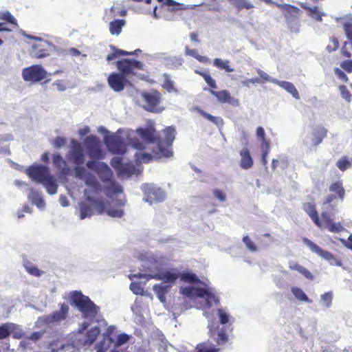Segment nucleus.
Wrapping results in <instances>:
<instances>
[{"label":"nucleus","instance_id":"obj_1","mask_svg":"<svg viewBox=\"0 0 352 352\" xmlns=\"http://www.w3.org/2000/svg\"><path fill=\"white\" fill-rule=\"evenodd\" d=\"M162 132L164 138L160 135L153 126L139 127L135 133L144 142L135 137L129 140V144L141 151L146 149V144H156V146L152 149V153L156 159L170 157L173 154L171 147L175 139V127L166 126Z\"/></svg>","mask_w":352,"mask_h":352},{"label":"nucleus","instance_id":"obj_2","mask_svg":"<svg viewBox=\"0 0 352 352\" xmlns=\"http://www.w3.org/2000/svg\"><path fill=\"white\" fill-rule=\"evenodd\" d=\"M87 167L91 170H94L99 176L100 179L103 182H107L108 184L105 186L106 195L111 197L113 195L122 193L123 192L122 187L113 180V172L109 166L104 162H100L96 160H89L86 164Z\"/></svg>","mask_w":352,"mask_h":352},{"label":"nucleus","instance_id":"obj_3","mask_svg":"<svg viewBox=\"0 0 352 352\" xmlns=\"http://www.w3.org/2000/svg\"><path fill=\"white\" fill-rule=\"evenodd\" d=\"M26 173L32 180L42 184L49 194L56 193L58 185L47 166L38 164L32 165L27 169Z\"/></svg>","mask_w":352,"mask_h":352},{"label":"nucleus","instance_id":"obj_4","mask_svg":"<svg viewBox=\"0 0 352 352\" xmlns=\"http://www.w3.org/2000/svg\"><path fill=\"white\" fill-rule=\"evenodd\" d=\"M69 299L71 304L79 309L85 318H94L97 316L99 307L81 292L77 290L71 292Z\"/></svg>","mask_w":352,"mask_h":352},{"label":"nucleus","instance_id":"obj_5","mask_svg":"<svg viewBox=\"0 0 352 352\" xmlns=\"http://www.w3.org/2000/svg\"><path fill=\"white\" fill-rule=\"evenodd\" d=\"M80 219H85L97 213L102 214L106 211V202L102 200L94 199L89 196L86 197V201L79 204Z\"/></svg>","mask_w":352,"mask_h":352},{"label":"nucleus","instance_id":"obj_6","mask_svg":"<svg viewBox=\"0 0 352 352\" xmlns=\"http://www.w3.org/2000/svg\"><path fill=\"white\" fill-rule=\"evenodd\" d=\"M195 73L204 78L210 88V94L215 96L219 102L229 104L234 103V99L231 96L230 93L228 90H221L219 91L214 90L217 88L216 81L208 72L196 70Z\"/></svg>","mask_w":352,"mask_h":352},{"label":"nucleus","instance_id":"obj_7","mask_svg":"<svg viewBox=\"0 0 352 352\" xmlns=\"http://www.w3.org/2000/svg\"><path fill=\"white\" fill-rule=\"evenodd\" d=\"M21 34L28 38L34 40L36 42L32 45L31 54L36 58H43L50 55L52 45L48 41L37 36L28 34L21 30Z\"/></svg>","mask_w":352,"mask_h":352},{"label":"nucleus","instance_id":"obj_8","mask_svg":"<svg viewBox=\"0 0 352 352\" xmlns=\"http://www.w3.org/2000/svg\"><path fill=\"white\" fill-rule=\"evenodd\" d=\"M22 76L25 81L36 83L45 80L47 72L41 65H33L23 69Z\"/></svg>","mask_w":352,"mask_h":352},{"label":"nucleus","instance_id":"obj_9","mask_svg":"<svg viewBox=\"0 0 352 352\" xmlns=\"http://www.w3.org/2000/svg\"><path fill=\"white\" fill-rule=\"evenodd\" d=\"M120 72L124 76L135 74V70L143 69V63L135 59L124 58L116 62Z\"/></svg>","mask_w":352,"mask_h":352},{"label":"nucleus","instance_id":"obj_10","mask_svg":"<svg viewBox=\"0 0 352 352\" xmlns=\"http://www.w3.org/2000/svg\"><path fill=\"white\" fill-rule=\"evenodd\" d=\"M89 157L94 160H102L104 154L101 148V143L96 136H89L85 141Z\"/></svg>","mask_w":352,"mask_h":352},{"label":"nucleus","instance_id":"obj_11","mask_svg":"<svg viewBox=\"0 0 352 352\" xmlns=\"http://www.w3.org/2000/svg\"><path fill=\"white\" fill-rule=\"evenodd\" d=\"M303 241L312 252L316 253L318 255L327 261L330 265L339 267L342 266L341 261L336 258L330 252L322 250L320 247L308 239L305 238Z\"/></svg>","mask_w":352,"mask_h":352},{"label":"nucleus","instance_id":"obj_12","mask_svg":"<svg viewBox=\"0 0 352 352\" xmlns=\"http://www.w3.org/2000/svg\"><path fill=\"white\" fill-rule=\"evenodd\" d=\"M105 144L113 153L122 154L126 151L124 142L118 136L111 135L105 138Z\"/></svg>","mask_w":352,"mask_h":352},{"label":"nucleus","instance_id":"obj_13","mask_svg":"<svg viewBox=\"0 0 352 352\" xmlns=\"http://www.w3.org/2000/svg\"><path fill=\"white\" fill-rule=\"evenodd\" d=\"M109 87L115 91H122L128 82L126 76L121 73H111L107 79Z\"/></svg>","mask_w":352,"mask_h":352},{"label":"nucleus","instance_id":"obj_14","mask_svg":"<svg viewBox=\"0 0 352 352\" xmlns=\"http://www.w3.org/2000/svg\"><path fill=\"white\" fill-rule=\"evenodd\" d=\"M320 221L322 222L323 225V226L320 228L321 229L327 228L329 232L333 233H339L344 230V228L340 222H333L330 214L326 211L321 212Z\"/></svg>","mask_w":352,"mask_h":352},{"label":"nucleus","instance_id":"obj_15","mask_svg":"<svg viewBox=\"0 0 352 352\" xmlns=\"http://www.w3.org/2000/svg\"><path fill=\"white\" fill-rule=\"evenodd\" d=\"M69 312V307L65 303L60 305V310L44 316L43 321L47 324L56 323L66 319Z\"/></svg>","mask_w":352,"mask_h":352},{"label":"nucleus","instance_id":"obj_16","mask_svg":"<svg viewBox=\"0 0 352 352\" xmlns=\"http://www.w3.org/2000/svg\"><path fill=\"white\" fill-rule=\"evenodd\" d=\"M144 193L146 201L151 204L162 201L164 199V195L161 189L154 186H146L144 189Z\"/></svg>","mask_w":352,"mask_h":352},{"label":"nucleus","instance_id":"obj_17","mask_svg":"<svg viewBox=\"0 0 352 352\" xmlns=\"http://www.w3.org/2000/svg\"><path fill=\"white\" fill-rule=\"evenodd\" d=\"M146 103V109L150 112H158L157 106L160 102V94L155 91L150 94H145L143 96Z\"/></svg>","mask_w":352,"mask_h":352},{"label":"nucleus","instance_id":"obj_18","mask_svg":"<svg viewBox=\"0 0 352 352\" xmlns=\"http://www.w3.org/2000/svg\"><path fill=\"white\" fill-rule=\"evenodd\" d=\"M70 159L76 165H81L85 162V154L82 147L78 142H74L69 153Z\"/></svg>","mask_w":352,"mask_h":352},{"label":"nucleus","instance_id":"obj_19","mask_svg":"<svg viewBox=\"0 0 352 352\" xmlns=\"http://www.w3.org/2000/svg\"><path fill=\"white\" fill-rule=\"evenodd\" d=\"M302 208L317 227L322 228L323 226L322 222L320 221L316 205L314 203H305L302 205Z\"/></svg>","mask_w":352,"mask_h":352},{"label":"nucleus","instance_id":"obj_20","mask_svg":"<svg viewBox=\"0 0 352 352\" xmlns=\"http://www.w3.org/2000/svg\"><path fill=\"white\" fill-rule=\"evenodd\" d=\"M179 277V273L166 270L153 275H149L148 278L157 280H163L164 283H174Z\"/></svg>","mask_w":352,"mask_h":352},{"label":"nucleus","instance_id":"obj_21","mask_svg":"<svg viewBox=\"0 0 352 352\" xmlns=\"http://www.w3.org/2000/svg\"><path fill=\"white\" fill-rule=\"evenodd\" d=\"M277 6L285 18H296L302 13L298 7L290 4H277Z\"/></svg>","mask_w":352,"mask_h":352},{"label":"nucleus","instance_id":"obj_22","mask_svg":"<svg viewBox=\"0 0 352 352\" xmlns=\"http://www.w3.org/2000/svg\"><path fill=\"white\" fill-rule=\"evenodd\" d=\"M327 129L322 126H317L313 129L312 142L314 146L320 144L327 135Z\"/></svg>","mask_w":352,"mask_h":352},{"label":"nucleus","instance_id":"obj_23","mask_svg":"<svg viewBox=\"0 0 352 352\" xmlns=\"http://www.w3.org/2000/svg\"><path fill=\"white\" fill-rule=\"evenodd\" d=\"M111 166L118 170L120 173L123 174H132L133 173L134 168L126 167L122 164V158L120 157H114L110 162Z\"/></svg>","mask_w":352,"mask_h":352},{"label":"nucleus","instance_id":"obj_24","mask_svg":"<svg viewBox=\"0 0 352 352\" xmlns=\"http://www.w3.org/2000/svg\"><path fill=\"white\" fill-rule=\"evenodd\" d=\"M85 184L90 187L96 193L101 191L102 187L96 177L91 173H87L85 178Z\"/></svg>","mask_w":352,"mask_h":352},{"label":"nucleus","instance_id":"obj_25","mask_svg":"<svg viewBox=\"0 0 352 352\" xmlns=\"http://www.w3.org/2000/svg\"><path fill=\"white\" fill-rule=\"evenodd\" d=\"M241 162L240 166L243 169H249L253 166V160L250 155V153L248 148H243L240 151Z\"/></svg>","mask_w":352,"mask_h":352},{"label":"nucleus","instance_id":"obj_26","mask_svg":"<svg viewBox=\"0 0 352 352\" xmlns=\"http://www.w3.org/2000/svg\"><path fill=\"white\" fill-rule=\"evenodd\" d=\"M329 190L331 192H333V195L338 196V197L342 201L345 196V190L343 187V183L341 180L336 181L333 182L329 186Z\"/></svg>","mask_w":352,"mask_h":352},{"label":"nucleus","instance_id":"obj_27","mask_svg":"<svg viewBox=\"0 0 352 352\" xmlns=\"http://www.w3.org/2000/svg\"><path fill=\"white\" fill-rule=\"evenodd\" d=\"M100 333V330L98 327H94L87 331L83 344L85 346H91L96 341Z\"/></svg>","mask_w":352,"mask_h":352},{"label":"nucleus","instance_id":"obj_28","mask_svg":"<svg viewBox=\"0 0 352 352\" xmlns=\"http://www.w3.org/2000/svg\"><path fill=\"white\" fill-rule=\"evenodd\" d=\"M289 267L292 270L298 271L299 273H300L302 276H304L308 280H312L314 278V276H313V274L307 268L301 266L296 262H294V261L289 262Z\"/></svg>","mask_w":352,"mask_h":352},{"label":"nucleus","instance_id":"obj_29","mask_svg":"<svg viewBox=\"0 0 352 352\" xmlns=\"http://www.w3.org/2000/svg\"><path fill=\"white\" fill-rule=\"evenodd\" d=\"M170 285H163L162 284H156L153 286V289L157 295V298L162 302L166 301V294L168 292Z\"/></svg>","mask_w":352,"mask_h":352},{"label":"nucleus","instance_id":"obj_30","mask_svg":"<svg viewBox=\"0 0 352 352\" xmlns=\"http://www.w3.org/2000/svg\"><path fill=\"white\" fill-rule=\"evenodd\" d=\"M113 49L115 50V52H113V53L109 54L107 56V61L113 60L117 57H118L119 56H121V55H123V56H125V55H135V54H137L138 52H141V50H139V49L135 50L134 52H127V51H125V50H117L115 47H113Z\"/></svg>","mask_w":352,"mask_h":352},{"label":"nucleus","instance_id":"obj_31","mask_svg":"<svg viewBox=\"0 0 352 352\" xmlns=\"http://www.w3.org/2000/svg\"><path fill=\"white\" fill-rule=\"evenodd\" d=\"M303 8L307 10L309 13V16H311L316 21H322V16L324 15V13L321 12L318 7L314 6H305Z\"/></svg>","mask_w":352,"mask_h":352},{"label":"nucleus","instance_id":"obj_32","mask_svg":"<svg viewBox=\"0 0 352 352\" xmlns=\"http://www.w3.org/2000/svg\"><path fill=\"white\" fill-rule=\"evenodd\" d=\"M0 20L9 23L12 28H19L16 19L9 11L0 12Z\"/></svg>","mask_w":352,"mask_h":352},{"label":"nucleus","instance_id":"obj_33","mask_svg":"<svg viewBox=\"0 0 352 352\" xmlns=\"http://www.w3.org/2000/svg\"><path fill=\"white\" fill-rule=\"evenodd\" d=\"M125 21L123 19H118L111 21L109 24V30L111 34L118 35L120 34Z\"/></svg>","mask_w":352,"mask_h":352},{"label":"nucleus","instance_id":"obj_34","mask_svg":"<svg viewBox=\"0 0 352 352\" xmlns=\"http://www.w3.org/2000/svg\"><path fill=\"white\" fill-rule=\"evenodd\" d=\"M153 157L156 158L153 153L150 154L139 152L135 154V160L137 164H148L153 160Z\"/></svg>","mask_w":352,"mask_h":352},{"label":"nucleus","instance_id":"obj_35","mask_svg":"<svg viewBox=\"0 0 352 352\" xmlns=\"http://www.w3.org/2000/svg\"><path fill=\"white\" fill-rule=\"evenodd\" d=\"M213 65L219 69H224L227 72H232L234 69L230 65L228 60H223L221 58H216L213 60Z\"/></svg>","mask_w":352,"mask_h":352},{"label":"nucleus","instance_id":"obj_36","mask_svg":"<svg viewBox=\"0 0 352 352\" xmlns=\"http://www.w3.org/2000/svg\"><path fill=\"white\" fill-rule=\"evenodd\" d=\"M278 85L287 91L289 94L292 95L293 97H294L296 99L299 98V94L296 89L295 86L290 82L287 81H281L278 83Z\"/></svg>","mask_w":352,"mask_h":352},{"label":"nucleus","instance_id":"obj_37","mask_svg":"<svg viewBox=\"0 0 352 352\" xmlns=\"http://www.w3.org/2000/svg\"><path fill=\"white\" fill-rule=\"evenodd\" d=\"M25 270L32 276L39 277L43 275V272L39 270L36 266L31 263L30 261H26L24 264Z\"/></svg>","mask_w":352,"mask_h":352},{"label":"nucleus","instance_id":"obj_38","mask_svg":"<svg viewBox=\"0 0 352 352\" xmlns=\"http://www.w3.org/2000/svg\"><path fill=\"white\" fill-rule=\"evenodd\" d=\"M185 54L194 57L200 63H207L209 62L208 57L198 54L197 50L190 49L188 46L185 47Z\"/></svg>","mask_w":352,"mask_h":352},{"label":"nucleus","instance_id":"obj_39","mask_svg":"<svg viewBox=\"0 0 352 352\" xmlns=\"http://www.w3.org/2000/svg\"><path fill=\"white\" fill-rule=\"evenodd\" d=\"M10 334L13 338L19 340L24 337L25 333L19 325L10 322Z\"/></svg>","mask_w":352,"mask_h":352},{"label":"nucleus","instance_id":"obj_40","mask_svg":"<svg viewBox=\"0 0 352 352\" xmlns=\"http://www.w3.org/2000/svg\"><path fill=\"white\" fill-rule=\"evenodd\" d=\"M182 280L189 283H197L199 282V279L197 275L194 273L190 272H183L179 273V277Z\"/></svg>","mask_w":352,"mask_h":352},{"label":"nucleus","instance_id":"obj_41","mask_svg":"<svg viewBox=\"0 0 352 352\" xmlns=\"http://www.w3.org/2000/svg\"><path fill=\"white\" fill-rule=\"evenodd\" d=\"M292 292L298 300L302 302H310V300L308 298V296L300 287H293L292 288Z\"/></svg>","mask_w":352,"mask_h":352},{"label":"nucleus","instance_id":"obj_42","mask_svg":"<svg viewBox=\"0 0 352 352\" xmlns=\"http://www.w3.org/2000/svg\"><path fill=\"white\" fill-rule=\"evenodd\" d=\"M32 202L36 205L38 208H43L45 206V202L42 197L36 191L32 190L30 196Z\"/></svg>","mask_w":352,"mask_h":352},{"label":"nucleus","instance_id":"obj_43","mask_svg":"<svg viewBox=\"0 0 352 352\" xmlns=\"http://www.w3.org/2000/svg\"><path fill=\"white\" fill-rule=\"evenodd\" d=\"M352 165L351 162L347 156H343L336 162L337 167L341 170L344 171L349 168Z\"/></svg>","mask_w":352,"mask_h":352},{"label":"nucleus","instance_id":"obj_44","mask_svg":"<svg viewBox=\"0 0 352 352\" xmlns=\"http://www.w3.org/2000/svg\"><path fill=\"white\" fill-rule=\"evenodd\" d=\"M164 82L162 87L168 92L176 91L177 89L175 88L174 83L171 80L170 76L168 74H164Z\"/></svg>","mask_w":352,"mask_h":352},{"label":"nucleus","instance_id":"obj_45","mask_svg":"<svg viewBox=\"0 0 352 352\" xmlns=\"http://www.w3.org/2000/svg\"><path fill=\"white\" fill-rule=\"evenodd\" d=\"M340 46V43L338 38L335 36L329 38V43L326 47V50L328 53H331L336 51Z\"/></svg>","mask_w":352,"mask_h":352},{"label":"nucleus","instance_id":"obj_46","mask_svg":"<svg viewBox=\"0 0 352 352\" xmlns=\"http://www.w3.org/2000/svg\"><path fill=\"white\" fill-rule=\"evenodd\" d=\"M338 89L340 92L342 98L344 100H345L347 102H350L352 100V94L345 85H340Z\"/></svg>","mask_w":352,"mask_h":352},{"label":"nucleus","instance_id":"obj_47","mask_svg":"<svg viewBox=\"0 0 352 352\" xmlns=\"http://www.w3.org/2000/svg\"><path fill=\"white\" fill-rule=\"evenodd\" d=\"M10 322H6L0 325V340L7 338L10 336Z\"/></svg>","mask_w":352,"mask_h":352},{"label":"nucleus","instance_id":"obj_48","mask_svg":"<svg viewBox=\"0 0 352 352\" xmlns=\"http://www.w3.org/2000/svg\"><path fill=\"white\" fill-rule=\"evenodd\" d=\"M195 110L201 115L204 118L207 119L208 120L210 121L211 122L217 124L219 118L204 111L203 109H200L199 107H196Z\"/></svg>","mask_w":352,"mask_h":352},{"label":"nucleus","instance_id":"obj_49","mask_svg":"<svg viewBox=\"0 0 352 352\" xmlns=\"http://www.w3.org/2000/svg\"><path fill=\"white\" fill-rule=\"evenodd\" d=\"M53 163L59 169H63L66 166V162L60 154H54L53 155Z\"/></svg>","mask_w":352,"mask_h":352},{"label":"nucleus","instance_id":"obj_50","mask_svg":"<svg viewBox=\"0 0 352 352\" xmlns=\"http://www.w3.org/2000/svg\"><path fill=\"white\" fill-rule=\"evenodd\" d=\"M234 7L237 9L238 11L242 10L243 8L245 9H251L254 7V6L245 0H239L234 3Z\"/></svg>","mask_w":352,"mask_h":352},{"label":"nucleus","instance_id":"obj_51","mask_svg":"<svg viewBox=\"0 0 352 352\" xmlns=\"http://www.w3.org/2000/svg\"><path fill=\"white\" fill-rule=\"evenodd\" d=\"M321 300L324 304L326 307H331L333 300V292H328L321 295Z\"/></svg>","mask_w":352,"mask_h":352},{"label":"nucleus","instance_id":"obj_52","mask_svg":"<svg viewBox=\"0 0 352 352\" xmlns=\"http://www.w3.org/2000/svg\"><path fill=\"white\" fill-rule=\"evenodd\" d=\"M164 4L168 6H173V8H171V10L173 11L182 10L186 9V7L184 6V4L177 3L173 0H165Z\"/></svg>","mask_w":352,"mask_h":352},{"label":"nucleus","instance_id":"obj_53","mask_svg":"<svg viewBox=\"0 0 352 352\" xmlns=\"http://www.w3.org/2000/svg\"><path fill=\"white\" fill-rule=\"evenodd\" d=\"M197 294L199 297H207V300L213 299L216 300L215 296L206 289L199 288L197 289Z\"/></svg>","mask_w":352,"mask_h":352},{"label":"nucleus","instance_id":"obj_54","mask_svg":"<svg viewBox=\"0 0 352 352\" xmlns=\"http://www.w3.org/2000/svg\"><path fill=\"white\" fill-rule=\"evenodd\" d=\"M129 287L132 292L136 295H143L144 294V289L138 282H132Z\"/></svg>","mask_w":352,"mask_h":352},{"label":"nucleus","instance_id":"obj_55","mask_svg":"<svg viewBox=\"0 0 352 352\" xmlns=\"http://www.w3.org/2000/svg\"><path fill=\"white\" fill-rule=\"evenodd\" d=\"M243 242L250 251L256 252L257 250L256 245L248 236H244L243 237Z\"/></svg>","mask_w":352,"mask_h":352},{"label":"nucleus","instance_id":"obj_56","mask_svg":"<svg viewBox=\"0 0 352 352\" xmlns=\"http://www.w3.org/2000/svg\"><path fill=\"white\" fill-rule=\"evenodd\" d=\"M107 203H106V206ZM105 212L111 217H122L124 215V210L122 209H109L106 208Z\"/></svg>","mask_w":352,"mask_h":352},{"label":"nucleus","instance_id":"obj_57","mask_svg":"<svg viewBox=\"0 0 352 352\" xmlns=\"http://www.w3.org/2000/svg\"><path fill=\"white\" fill-rule=\"evenodd\" d=\"M256 136L258 140L261 141V144H265V142H270L269 140H267L265 138V132L264 129L262 126H258L256 129Z\"/></svg>","mask_w":352,"mask_h":352},{"label":"nucleus","instance_id":"obj_58","mask_svg":"<svg viewBox=\"0 0 352 352\" xmlns=\"http://www.w3.org/2000/svg\"><path fill=\"white\" fill-rule=\"evenodd\" d=\"M218 315L219 316L220 322L222 324H225L229 321V316L227 314L225 310L223 309H218Z\"/></svg>","mask_w":352,"mask_h":352},{"label":"nucleus","instance_id":"obj_59","mask_svg":"<svg viewBox=\"0 0 352 352\" xmlns=\"http://www.w3.org/2000/svg\"><path fill=\"white\" fill-rule=\"evenodd\" d=\"M334 73L340 80L346 82L349 80L347 75L340 69L336 67L334 69Z\"/></svg>","mask_w":352,"mask_h":352},{"label":"nucleus","instance_id":"obj_60","mask_svg":"<svg viewBox=\"0 0 352 352\" xmlns=\"http://www.w3.org/2000/svg\"><path fill=\"white\" fill-rule=\"evenodd\" d=\"M129 340V336L127 334L121 333V334L118 335V336L117 338L116 346H121V345L125 344L126 342H127Z\"/></svg>","mask_w":352,"mask_h":352},{"label":"nucleus","instance_id":"obj_61","mask_svg":"<svg viewBox=\"0 0 352 352\" xmlns=\"http://www.w3.org/2000/svg\"><path fill=\"white\" fill-rule=\"evenodd\" d=\"M340 67L342 69H344L347 73H351L352 72V60L349 59L342 61L340 63Z\"/></svg>","mask_w":352,"mask_h":352},{"label":"nucleus","instance_id":"obj_62","mask_svg":"<svg viewBox=\"0 0 352 352\" xmlns=\"http://www.w3.org/2000/svg\"><path fill=\"white\" fill-rule=\"evenodd\" d=\"M213 194L214 197L221 202H223L226 200V193L219 189H214L213 190Z\"/></svg>","mask_w":352,"mask_h":352},{"label":"nucleus","instance_id":"obj_63","mask_svg":"<svg viewBox=\"0 0 352 352\" xmlns=\"http://www.w3.org/2000/svg\"><path fill=\"white\" fill-rule=\"evenodd\" d=\"M80 166V165H76L74 167L75 173H76V176L79 178H82V177L85 178V175L87 174L86 170L83 167H81Z\"/></svg>","mask_w":352,"mask_h":352},{"label":"nucleus","instance_id":"obj_64","mask_svg":"<svg viewBox=\"0 0 352 352\" xmlns=\"http://www.w3.org/2000/svg\"><path fill=\"white\" fill-rule=\"evenodd\" d=\"M105 340H102L101 341H100L96 345V352H105L107 349H108V346H105Z\"/></svg>","mask_w":352,"mask_h":352}]
</instances>
